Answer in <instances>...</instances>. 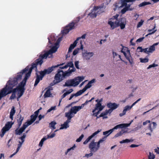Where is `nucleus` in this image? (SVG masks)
<instances>
[{"label": "nucleus", "mask_w": 159, "mask_h": 159, "mask_svg": "<svg viewBox=\"0 0 159 159\" xmlns=\"http://www.w3.org/2000/svg\"><path fill=\"white\" fill-rule=\"evenodd\" d=\"M104 107L102 106L101 103L98 102L95 105V107L92 111V112H95L97 110H99V111H101L103 108Z\"/></svg>", "instance_id": "nucleus-22"}, {"label": "nucleus", "mask_w": 159, "mask_h": 159, "mask_svg": "<svg viewBox=\"0 0 159 159\" xmlns=\"http://www.w3.org/2000/svg\"><path fill=\"white\" fill-rule=\"evenodd\" d=\"M129 10L125 7L121 10V13L122 14H124L126 11Z\"/></svg>", "instance_id": "nucleus-49"}, {"label": "nucleus", "mask_w": 159, "mask_h": 159, "mask_svg": "<svg viewBox=\"0 0 159 159\" xmlns=\"http://www.w3.org/2000/svg\"><path fill=\"white\" fill-rule=\"evenodd\" d=\"M55 135V134L54 133L52 134L51 135H48L47 137L46 136V138L47 139L49 138H52L54 137Z\"/></svg>", "instance_id": "nucleus-52"}, {"label": "nucleus", "mask_w": 159, "mask_h": 159, "mask_svg": "<svg viewBox=\"0 0 159 159\" xmlns=\"http://www.w3.org/2000/svg\"><path fill=\"white\" fill-rule=\"evenodd\" d=\"M94 98L93 97L89 101H86L84 103L82 104L81 106H77L79 110V111L80 109L83 108L84 107V106L86 105L89 102H91L94 99Z\"/></svg>", "instance_id": "nucleus-31"}, {"label": "nucleus", "mask_w": 159, "mask_h": 159, "mask_svg": "<svg viewBox=\"0 0 159 159\" xmlns=\"http://www.w3.org/2000/svg\"><path fill=\"white\" fill-rule=\"evenodd\" d=\"M76 147V146L75 144H74L73 146L71 148H68L67 149V151L65 152V153L66 155L68 152H69L71 150H74V148Z\"/></svg>", "instance_id": "nucleus-43"}, {"label": "nucleus", "mask_w": 159, "mask_h": 159, "mask_svg": "<svg viewBox=\"0 0 159 159\" xmlns=\"http://www.w3.org/2000/svg\"><path fill=\"white\" fill-rule=\"evenodd\" d=\"M20 75H18L17 78H13L9 80L5 86L2 89L4 97L8 94L12 93L10 97V99H14L16 97V93L17 91L16 88L13 89L17 84V80L21 78Z\"/></svg>", "instance_id": "nucleus-2"}, {"label": "nucleus", "mask_w": 159, "mask_h": 159, "mask_svg": "<svg viewBox=\"0 0 159 159\" xmlns=\"http://www.w3.org/2000/svg\"><path fill=\"white\" fill-rule=\"evenodd\" d=\"M86 34H85L83 35L81 37H79L77 38L76 40L78 41L80 39H85V38L86 36Z\"/></svg>", "instance_id": "nucleus-53"}, {"label": "nucleus", "mask_w": 159, "mask_h": 159, "mask_svg": "<svg viewBox=\"0 0 159 159\" xmlns=\"http://www.w3.org/2000/svg\"><path fill=\"white\" fill-rule=\"evenodd\" d=\"M67 95V94L66 93V92L65 93H64L61 96V99H60V100L59 101V102L60 103L61 102V100L63 98H64Z\"/></svg>", "instance_id": "nucleus-59"}, {"label": "nucleus", "mask_w": 159, "mask_h": 159, "mask_svg": "<svg viewBox=\"0 0 159 159\" xmlns=\"http://www.w3.org/2000/svg\"><path fill=\"white\" fill-rule=\"evenodd\" d=\"M34 68H35L36 71H37V66H36V64L32 63L31 66H27L25 69L23 70L21 72L18 73L16 76L14 78H17L18 75H21V78L20 79H18V80H17L18 84V81L21 80L22 75L24 73H26L25 76L23 80L19 83L18 86L16 88L17 89L18 92V101L19 98H20L23 95L25 90V86L26 85L27 80L30 76L32 70Z\"/></svg>", "instance_id": "nucleus-1"}, {"label": "nucleus", "mask_w": 159, "mask_h": 159, "mask_svg": "<svg viewBox=\"0 0 159 159\" xmlns=\"http://www.w3.org/2000/svg\"><path fill=\"white\" fill-rule=\"evenodd\" d=\"M158 66V65L156 64L155 63H154L152 65H149V66L148 67L147 69H149L152 67H155L157 66Z\"/></svg>", "instance_id": "nucleus-46"}, {"label": "nucleus", "mask_w": 159, "mask_h": 159, "mask_svg": "<svg viewBox=\"0 0 159 159\" xmlns=\"http://www.w3.org/2000/svg\"><path fill=\"white\" fill-rule=\"evenodd\" d=\"M141 99L140 98L139 99H138L134 103L132 104L131 106L130 107H132L133 106L135 105L136 103H137V102H138L139 101L141 100Z\"/></svg>", "instance_id": "nucleus-58"}, {"label": "nucleus", "mask_w": 159, "mask_h": 159, "mask_svg": "<svg viewBox=\"0 0 159 159\" xmlns=\"http://www.w3.org/2000/svg\"><path fill=\"white\" fill-rule=\"evenodd\" d=\"M39 72L40 74V75H38L37 72L36 73V78L35 81V83L34 84V86H36V85H37L39 83L40 80H42L43 78L45 75V74L43 70L39 71Z\"/></svg>", "instance_id": "nucleus-13"}, {"label": "nucleus", "mask_w": 159, "mask_h": 159, "mask_svg": "<svg viewBox=\"0 0 159 159\" xmlns=\"http://www.w3.org/2000/svg\"><path fill=\"white\" fill-rule=\"evenodd\" d=\"M51 39L52 40V42L51 41V39H50L49 38H48L49 43L51 44H52L54 43V42L56 40V39H55V38H52V37H51Z\"/></svg>", "instance_id": "nucleus-45"}, {"label": "nucleus", "mask_w": 159, "mask_h": 159, "mask_svg": "<svg viewBox=\"0 0 159 159\" xmlns=\"http://www.w3.org/2000/svg\"><path fill=\"white\" fill-rule=\"evenodd\" d=\"M79 61H75V67L77 69H79Z\"/></svg>", "instance_id": "nucleus-57"}, {"label": "nucleus", "mask_w": 159, "mask_h": 159, "mask_svg": "<svg viewBox=\"0 0 159 159\" xmlns=\"http://www.w3.org/2000/svg\"><path fill=\"white\" fill-rule=\"evenodd\" d=\"M108 24L111 26L112 29L120 26L121 29L122 30L125 27L126 24V20L125 18L121 17L119 19H117L114 22L111 21H109Z\"/></svg>", "instance_id": "nucleus-4"}, {"label": "nucleus", "mask_w": 159, "mask_h": 159, "mask_svg": "<svg viewBox=\"0 0 159 159\" xmlns=\"http://www.w3.org/2000/svg\"><path fill=\"white\" fill-rule=\"evenodd\" d=\"M69 73L64 72L63 70L58 69L57 71V73L56 74L54 77V80L51 83V85L53 86L54 85L60 82L63 80V78L66 76H69L68 74Z\"/></svg>", "instance_id": "nucleus-5"}, {"label": "nucleus", "mask_w": 159, "mask_h": 159, "mask_svg": "<svg viewBox=\"0 0 159 159\" xmlns=\"http://www.w3.org/2000/svg\"><path fill=\"white\" fill-rule=\"evenodd\" d=\"M144 38V37L139 38L137 40L136 42H141L143 40Z\"/></svg>", "instance_id": "nucleus-61"}, {"label": "nucleus", "mask_w": 159, "mask_h": 159, "mask_svg": "<svg viewBox=\"0 0 159 159\" xmlns=\"http://www.w3.org/2000/svg\"><path fill=\"white\" fill-rule=\"evenodd\" d=\"M63 64L60 65H57L56 66H52L51 67H49L47 69H44L43 71L46 74H48L51 73L53 70V68L58 67L59 66L61 65H62Z\"/></svg>", "instance_id": "nucleus-18"}, {"label": "nucleus", "mask_w": 159, "mask_h": 159, "mask_svg": "<svg viewBox=\"0 0 159 159\" xmlns=\"http://www.w3.org/2000/svg\"><path fill=\"white\" fill-rule=\"evenodd\" d=\"M47 139V138H46V136L44 137L40 141L39 145L41 147H42L43 145L44 142Z\"/></svg>", "instance_id": "nucleus-39"}, {"label": "nucleus", "mask_w": 159, "mask_h": 159, "mask_svg": "<svg viewBox=\"0 0 159 159\" xmlns=\"http://www.w3.org/2000/svg\"><path fill=\"white\" fill-rule=\"evenodd\" d=\"M159 43V42L153 44L150 47V50L153 52L155 50V46L158 45Z\"/></svg>", "instance_id": "nucleus-35"}, {"label": "nucleus", "mask_w": 159, "mask_h": 159, "mask_svg": "<svg viewBox=\"0 0 159 159\" xmlns=\"http://www.w3.org/2000/svg\"><path fill=\"white\" fill-rule=\"evenodd\" d=\"M133 140H130L128 139H125L123 140H122L120 141V143H128L131 142H132Z\"/></svg>", "instance_id": "nucleus-40"}, {"label": "nucleus", "mask_w": 159, "mask_h": 159, "mask_svg": "<svg viewBox=\"0 0 159 159\" xmlns=\"http://www.w3.org/2000/svg\"><path fill=\"white\" fill-rule=\"evenodd\" d=\"M100 143L99 141L98 142H95L94 140H92L89 145V148L90 152H97L100 147Z\"/></svg>", "instance_id": "nucleus-11"}, {"label": "nucleus", "mask_w": 159, "mask_h": 159, "mask_svg": "<svg viewBox=\"0 0 159 159\" xmlns=\"http://www.w3.org/2000/svg\"><path fill=\"white\" fill-rule=\"evenodd\" d=\"M84 79L83 77L78 76L73 79L68 80H66L64 86L75 87L77 86Z\"/></svg>", "instance_id": "nucleus-7"}, {"label": "nucleus", "mask_w": 159, "mask_h": 159, "mask_svg": "<svg viewBox=\"0 0 159 159\" xmlns=\"http://www.w3.org/2000/svg\"><path fill=\"white\" fill-rule=\"evenodd\" d=\"M93 152H91L89 154H86L84 157H87V158H88L89 157H91L93 155V153H92Z\"/></svg>", "instance_id": "nucleus-55"}, {"label": "nucleus", "mask_w": 159, "mask_h": 159, "mask_svg": "<svg viewBox=\"0 0 159 159\" xmlns=\"http://www.w3.org/2000/svg\"><path fill=\"white\" fill-rule=\"evenodd\" d=\"M58 47L56 46L53 47L49 50L45 52L43 54L42 52L39 55V58L37 59L33 63L34 64H36V66L38 65H41L43 62V59H46L49 55H51V57H49L50 58L52 56V54L56 52Z\"/></svg>", "instance_id": "nucleus-3"}, {"label": "nucleus", "mask_w": 159, "mask_h": 159, "mask_svg": "<svg viewBox=\"0 0 159 159\" xmlns=\"http://www.w3.org/2000/svg\"><path fill=\"white\" fill-rule=\"evenodd\" d=\"M92 84H90L88 82L87 84L85 86L83 89L86 91L87 89L90 88Z\"/></svg>", "instance_id": "nucleus-42"}, {"label": "nucleus", "mask_w": 159, "mask_h": 159, "mask_svg": "<svg viewBox=\"0 0 159 159\" xmlns=\"http://www.w3.org/2000/svg\"><path fill=\"white\" fill-rule=\"evenodd\" d=\"M25 137H26L25 134L24 133L23 134V135L20 138V139L22 141L21 142L23 143V142L25 141L24 139L25 138Z\"/></svg>", "instance_id": "nucleus-50"}, {"label": "nucleus", "mask_w": 159, "mask_h": 159, "mask_svg": "<svg viewBox=\"0 0 159 159\" xmlns=\"http://www.w3.org/2000/svg\"><path fill=\"white\" fill-rule=\"evenodd\" d=\"M122 48L121 50V52L123 53L126 59L129 61L131 65L133 63L132 57L130 54V50L129 49L128 47L124 46L122 44H121Z\"/></svg>", "instance_id": "nucleus-9"}, {"label": "nucleus", "mask_w": 159, "mask_h": 159, "mask_svg": "<svg viewBox=\"0 0 159 159\" xmlns=\"http://www.w3.org/2000/svg\"><path fill=\"white\" fill-rule=\"evenodd\" d=\"M56 124V123L54 121H53L51 122L49 124V126L52 129V130H53L56 129V127H55V125Z\"/></svg>", "instance_id": "nucleus-34"}, {"label": "nucleus", "mask_w": 159, "mask_h": 159, "mask_svg": "<svg viewBox=\"0 0 159 159\" xmlns=\"http://www.w3.org/2000/svg\"><path fill=\"white\" fill-rule=\"evenodd\" d=\"M131 106L128 105H127L125 106L124 109V110L123 111L122 113H120L119 114V116H120L121 117L125 115L127 111L130 110L132 107H130Z\"/></svg>", "instance_id": "nucleus-23"}, {"label": "nucleus", "mask_w": 159, "mask_h": 159, "mask_svg": "<svg viewBox=\"0 0 159 159\" xmlns=\"http://www.w3.org/2000/svg\"><path fill=\"white\" fill-rule=\"evenodd\" d=\"M94 98L93 97L89 101H86L84 103L82 104L81 106H77L79 110V111L80 109L83 108L84 107V106L86 105L89 102H91L94 99Z\"/></svg>", "instance_id": "nucleus-29"}, {"label": "nucleus", "mask_w": 159, "mask_h": 159, "mask_svg": "<svg viewBox=\"0 0 159 159\" xmlns=\"http://www.w3.org/2000/svg\"><path fill=\"white\" fill-rule=\"evenodd\" d=\"M139 49H140V50L139 51V52H143L147 53L148 54L149 53H152L153 51L150 50V47L149 48H146L144 49H143L141 47H138L137 48V50Z\"/></svg>", "instance_id": "nucleus-20"}, {"label": "nucleus", "mask_w": 159, "mask_h": 159, "mask_svg": "<svg viewBox=\"0 0 159 159\" xmlns=\"http://www.w3.org/2000/svg\"><path fill=\"white\" fill-rule=\"evenodd\" d=\"M80 17H78L72 22L70 23L67 25L66 26L64 30L62 31V34L63 35L67 34L70 30L74 29L75 27V25L77 26V23L79 22L80 20Z\"/></svg>", "instance_id": "nucleus-6"}, {"label": "nucleus", "mask_w": 159, "mask_h": 159, "mask_svg": "<svg viewBox=\"0 0 159 159\" xmlns=\"http://www.w3.org/2000/svg\"><path fill=\"white\" fill-rule=\"evenodd\" d=\"M139 146V145H136V144H132L129 147L131 148H135L138 147Z\"/></svg>", "instance_id": "nucleus-64"}, {"label": "nucleus", "mask_w": 159, "mask_h": 159, "mask_svg": "<svg viewBox=\"0 0 159 159\" xmlns=\"http://www.w3.org/2000/svg\"><path fill=\"white\" fill-rule=\"evenodd\" d=\"M51 95L50 89H49L46 91L43 96L44 98H46L50 97Z\"/></svg>", "instance_id": "nucleus-33"}, {"label": "nucleus", "mask_w": 159, "mask_h": 159, "mask_svg": "<svg viewBox=\"0 0 159 159\" xmlns=\"http://www.w3.org/2000/svg\"><path fill=\"white\" fill-rule=\"evenodd\" d=\"M94 98L93 97L89 101H86L84 103L82 104L81 106H77L79 110V111L80 109L83 108L84 107V106L86 105L89 102H91L94 99Z\"/></svg>", "instance_id": "nucleus-30"}, {"label": "nucleus", "mask_w": 159, "mask_h": 159, "mask_svg": "<svg viewBox=\"0 0 159 159\" xmlns=\"http://www.w3.org/2000/svg\"><path fill=\"white\" fill-rule=\"evenodd\" d=\"M108 114V112H102L101 113V115L102 116V117H103L104 118H107V116L105 117L104 116H106Z\"/></svg>", "instance_id": "nucleus-62"}, {"label": "nucleus", "mask_w": 159, "mask_h": 159, "mask_svg": "<svg viewBox=\"0 0 159 159\" xmlns=\"http://www.w3.org/2000/svg\"><path fill=\"white\" fill-rule=\"evenodd\" d=\"M101 130H102L101 129H98L97 131H96L93 133L91 135L89 136L88 138L86 139V140L83 142V144H87L92 138L100 132L101 131Z\"/></svg>", "instance_id": "nucleus-17"}, {"label": "nucleus", "mask_w": 159, "mask_h": 159, "mask_svg": "<svg viewBox=\"0 0 159 159\" xmlns=\"http://www.w3.org/2000/svg\"><path fill=\"white\" fill-rule=\"evenodd\" d=\"M67 65L68 67H70L72 68V69H70V68L67 71H65L66 73H69L68 74L70 76L72 72H74L75 71L76 69L74 67V64L72 61L69 62L67 63Z\"/></svg>", "instance_id": "nucleus-16"}, {"label": "nucleus", "mask_w": 159, "mask_h": 159, "mask_svg": "<svg viewBox=\"0 0 159 159\" xmlns=\"http://www.w3.org/2000/svg\"><path fill=\"white\" fill-rule=\"evenodd\" d=\"M99 110L97 112H92L93 114H92V116H94L97 117L98 116V115L99 114L100 111Z\"/></svg>", "instance_id": "nucleus-56"}, {"label": "nucleus", "mask_w": 159, "mask_h": 159, "mask_svg": "<svg viewBox=\"0 0 159 159\" xmlns=\"http://www.w3.org/2000/svg\"><path fill=\"white\" fill-rule=\"evenodd\" d=\"M73 91V89H69L66 92L67 94H69L71 93Z\"/></svg>", "instance_id": "nucleus-63"}, {"label": "nucleus", "mask_w": 159, "mask_h": 159, "mask_svg": "<svg viewBox=\"0 0 159 159\" xmlns=\"http://www.w3.org/2000/svg\"><path fill=\"white\" fill-rule=\"evenodd\" d=\"M65 116L67 118V120L65 122L67 123V124L70 122L71 118L74 116H70L66 113H65Z\"/></svg>", "instance_id": "nucleus-32"}, {"label": "nucleus", "mask_w": 159, "mask_h": 159, "mask_svg": "<svg viewBox=\"0 0 159 159\" xmlns=\"http://www.w3.org/2000/svg\"><path fill=\"white\" fill-rule=\"evenodd\" d=\"M124 133V132H123L122 131H120L119 132H118L114 136V137L115 138H117L119 136H121L123 133Z\"/></svg>", "instance_id": "nucleus-44"}, {"label": "nucleus", "mask_w": 159, "mask_h": 159, "mask_svg": "<svg viewBox=\"0 0 159 159\" xmlns=\"http://www.w3.org/2000/svg\"><path fill=\"white\" fill-rule=\"evenodd\" d=\"M93 55L94 53L92 52H86L84 53L83 56L85 59L86 60H89Z\"/></svg>", "instance_id": "nucleus-24"}, {"label": "nucleus", "mask_w": 159, "mask_h": 159, "mask_svg": "<svg viewBox=\"0 0 159 159\" xmlns=\"http://www.w3.org/2000/svg\"><path fill=\"white\" fill-rule=\"evenodd\" d=\"M18 117H19V119L17 120L18 128L16 129H18V130H19V129H18L21 125L22 121L24 119V118L23 117H22L20 115H18Z\"/></svg>", "instance_id": "nucleus-25"}, {"label": "nucleus", "mask_w": 159, "mask_h": 159, "mask_svg": "<svg viewBox=\"0 0 159 159\" xmlns=\"http://www.w3.org/2000/svg\"><path fill=\"white\" fill-rule=\"evenodd\" d=\"M85 91L84 89H83L82 90H80L79 91L77 92L76 93H75V96L77 97L80 96Z\"/></svg>", "instance_id": "nucleus-37"}, {"label": "nucleus", "mask_w": 159, "mask_h": 159, "mask_svg": "<svg viewBox=\"0 0 159 159\" xmlns=\"http://www.w3.org/2000/svg\"><path fill=\"white\" fill-rule=\"evenodd\" d=\"M79 110L77 106H74L72 108H71L70 111L67 112H66L68 114L70 115V116H74L72 114L73 113L74 114H75L77 113V112L79 111Z\"/></svg>", "instance_id": "nucleus-19"}, {"label": "nucleus", "mask_w": 159, "mask_h": 159, "mask_svg": "<svg viewBox=\"0 0 159 159\" xmlns=\"http://www.w3.org/2000/svg\"><path fill=\"white\" fill-rule=\"evenodd\" d=\"M3 94V92L2 89L0 92V100L3 97H4Z\"/></svg>", "instance_id": "nucleus-60"}, {"label": "nucleus", "mask_w": 159, "mask_h": 159, "mask_svg": "<svg viewBox=\"0 0 159 159\" xmlns=\"http://www.w3.org/2000/svg\"><path fill=\"white\" fill-rule=\"evenodd\" d=\"M103 5L98 6H94L93 7V11H95L93 13V11L92 12L90 13L88 15L90 17L93 18H94L96 17L98 14H100L102 13L101 9L103 8Z\"/></svg>", "instance_id": "nucleus-12"}, {"label": "nucleus", "mask_w": 159, "mask_h": 159, "mask_svg": "<svg viewBox=\"0 0 159 159\" xmlns=\"http://www.w3.org/2000/svg\"><path fill=\"white\" fill-rule=\"evenodd\" d=\"M107 107L112 110L116 109L119 106V104H117L115 103H112L110 102L108 103L107 105Z\"/></svg>", "instance_id": "nucleus-21"}, {"label": "nucleus", "mask_w": 159, "mask_h": 159, "mask_svg": "<svg viewBox=\"0 0 159 159\" xmlns=\"http://www.w3.org/2000/svg\"><path fill=\"white\" fill-rule=\"evenodd\" d=\"M69 127V125L67 123L65 122L64 124L61 125V127L60 128V129H66Z\"/></svg>", "instance_id": "nucleus-38"}, {"label": "nucleus", "mask_w": 159, "mask_h": 159, "mask_svg": "<svg viewBox=\"0 0 159 159\" xmlns=\"http://www.w3.org/2000/svg\"><path fill=\"white\" fill-rule=\"evenodd\" d=\"M150 122L151 121L150 120H147L143 122V125H145L148 123H150L148 126V129L150 130L151 132L152 133L153 131V129H154L156 127L157 124L156 122H152V124L153 125V126L152 128L151 127L152 123H150Z\"/></svg>", "instance_id": "nucleus-15"}, {"label": "nucleus", "mask_w": 159, "mask_h": 159, "mask_svg": "<svg viewBox=\"0 0 159 159\" xmlns=\"http://www.w3.org/2000/svg\"><path fill=\"white\" fill-rule=\"evenodd\" d=\"M94 98L93 97L89 101H86L84 103L82 104L81 106H77L79 110V111L80 109L83 108L84 107V106L86 105L89 102H91L94 99Z\"/></svg>", "instance_id": "nucleus-28"}, {"label": "nucleus", "mask_w": 159, "mask_h": 159, "mask_svg": "<svg viewBox=\"0 0 159 159\" xmlns=\"http://www.w3.org/2000/svg\"><path fill=\"white\" fill-rule=\"evenodd\" d=\"M151 4V3L149 2H143L138 5L139 7H142L148 5H150Z\"/></svg>", "instance_id": "nucleus-36"}, {"label": "nucleus", "mask_w": 159, "mask_h": 159, "mask_svg": "<svg viewBox=\"0 0 159 159\" xmlns=\"http://www.w3.org/2000/svg\"><path fill=\"white\" fill-rule=\"evenodd\" d=\"M144 21L143 20H141L139 22L137 25V27L138 28L140 27L143 24V23Z\"/></svg>", "instance_id": "nucleus-47"}, {"label": "nucleus", "mask_w": 159, "mask_h": 159, "mask_svg": "<svg viewBox=\"0 0 159 159\" xmlns=\"http://www.w3.org/2000/svg\"><path fill=\"white\" fill-rule=\"evenodd\" d=\"M140 61L142 63H146L148 62L149 59L148 58H140Z\"/></svg>", "instance_id": "nucleus-41"}, {"label": "nucleus", "mask_w": 159, "mask_h": 159, "mask_svg": "<svg viewBox=\"0 0 159 159\" xmlns=\"http://www.w3.org/2000/svg\"><path fill=\"white\" fill-rule=\"evenodd\" d=\"M15 112V110L14 109V107H13L11 109V111L10 112V114L14 115Z\"/></svg>", "instance_id": "nucleus-54"}, {"label": "nucleus", "mask_w": 159, "mask_h": 159, "mask_svg": "<svg viewBox=\"0 0 159 159\" xmlns=\"http://www.w3.org/2000/svg\"><path fill=\"white\" fill-rule=\"evenodd\" d=\"M78 42L76 40H75L74 43L70 45L68 49V52H71L72 50L76 46Z\"/></svg>", "instance_id": "nucleus-27"}, {"label": "nucleus", "mask_w": 159, "mask_h": 159, "mask_svg": "<svg viewBox=\"0 0 159 159\" xmlns=\"http://www.w3.org/2000/svg\"><path fill=\"white\" fill-rule=\"evenodd\" d=\"M12 125L13 123L10 122H8V123L5 124V126L2 129V133L0 135L1 137H2L4 136L6 132L11 128Z\"/></svg>", "instance_id": "nucleus-14"}, {"label": "nucleus", "mask_w": 159, "mask_h": 159, "mask_svg": "<svg viewBox=\"0 0 159 159\" xmlns=\"http://www.w3.org/2000/svg\"><path fill=\"white\" fill-rule=\"evenodd\" d=\"M80 48H77L74 50L73 52V55L74 56L75 55L79 52V50H83V45L82 43V41H81L80 42Z\"/></svg>", "instance_id": "nucleus-26"}, {"label": "nucleus", "mask_w": 159, "mask_h": 159, "mask_svg": "<svg viewBox=\"0 0 159 159\" xmlns=\"http://www.w3.org/2000/svg\"><path fill=\"white\" fill-rule=\"evenodd\" d=\"M84 136L83 134H81L79 138L76 139V142H80L84 138Z\"/></svg>", "instance_id": "nucleus-48"}, {"label": "nucleus", "mask_w": 159, "mask_h": 159, "mask_svg": "<svg viewBox=\"0 0 159 159\" xmlns=\"http://www.w3.org/2000/svg\"><path fill=\"white\" fill-rule=\"evenodd\" d=\"M30 117V120L28 121L27 123L25 122L23 126L19 130H18V129L15 130V132L16 135H20L28 126L31 125L35 121L37 117L34 115H32Z\"/></svg>", "instance_id": "nucleus-8"}, {"label": "nucleus", "mask_w": 159, "mask_h": 159, "mask_svg": "<svg viewBox=\"0 0 159 159\" xmlns=\"http://www.w3.org/2000/svg\"><path fill=\"white\" fill-rule=\"evenodd\" d=\"M155 158V155L153 154H152L151 152H150L148 156V159H154Z\"/></svg>", "instance_id": "nucleus-51"}, {"label": "nucleus", "mask_w": 159, "mask_h": 159, "mask_svg": "<svg viewBox=\"0 0 159 159\" xmlns=\"http://www.w3.org/2000/svg\"><path fill=\"white\" fill-rule=\"evenodd\" d=\"M131 122L129 123L128 124H121L115 126L113 129H110L108 131L103 132V135H105L106 137L108 136L110 134L112 133L115 129H116L119 128H122L129 127L130 126Z\"/></svg>", "instance_id": "nucleus-10"}]
</instances>
